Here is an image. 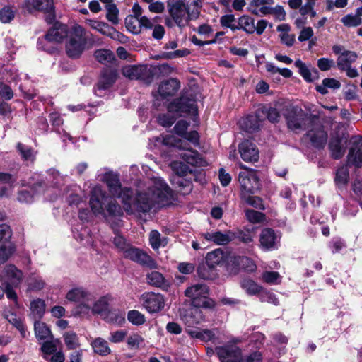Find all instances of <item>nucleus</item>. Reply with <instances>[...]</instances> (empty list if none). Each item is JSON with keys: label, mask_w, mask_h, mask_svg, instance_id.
<instances>
[{"label": "nucleus", "mask_w": 362, "mask_h": 362, "mask_svg": "<svg viewBox=\"0 0 362 362\" xmlns=\"http://www.w3.org/2000/svg\"><path fill=\"white\" fill-rule=\"evenodd\" d=\"M103 181L107 185L110 192L121 199L124 209L128 214L147 213L153 207L166 205L172 197V190L160 177H152L146 189L139 190L135 197L132 196L130 189L122 188L117 174L105 173Z\"/></svg>", "instance_id": "1"}, {"label": "nucleus", "mask_w": 362, "mask_h": 362, "mask_svg": "<svg viewBox=\"0 0 362 362\" xmlns=\"http://www.w3.org/2000/svg\"><path fill=\"white\" fill-rule=\"evenodd\" d=\"M89 204L95 215L105 216V209L110 216H120L123 214L117 202L106 195L101 186L95 185L90 192Z\"/></svg>", "instance_id": "2"}, {"label": "nucleus", "mask_w": 362, "mask_h": 362, "mask_svg": "<svg viewBox=\"0 0 362 362\" xmlns=\"http://www.w3.org/2000/svg\"><path fill=\"white\" fill-rule=\"evenodd\" d=\"M163 143L166 146H175L183 151L180 153V157L187 164L194 167H205L207 161L196 150L187 146L180 139L173 135H168L163 137Z\"/></svg>", "instance_id": "3"}, {"label": "nucleus", "mask_w": 362, "mask_h": 362, "mask_svg": "<svg viewBox=\"0 0 362 362\" xmlns=\"http://www.w3.org/2000/svg\"><path fill=\"white\" fill-rule=\"evenodd\" d=\"M155 19H150L143 15L142 8L138 4H134L132 6V14L126 17L124 23L128 31L134 35H139L145 30H151Z\"/></svg>", "instance_id": "4"}, {"label": "nucleus", "mask_w": 362, "mask_h": 362, "mask_svg": "<svg viewBox=\"0 0 362 362\" xmlns=\"http://www.w3.org/2000/svg\"><path fill=\"white\" fill-rule=\"evenodd\" d=\"M216 351L221 362H261L262 359L261 353L257 351L242 359L241 351L235 346H220Z\"/></svg>", "instance_id": "5"}, {"label": "nucleus", "mask_w": 362, "mask_h": 362, "mask_svg": "<svg viewBox=\"0 0 362 362\" xmlns=\"http://www.w3.org/2000/svg\"><path fill=\"white\" fill-rule=\"evenodd\" d=\"M88 36L81 27H76L66 43V52L69 57L78 58L86 49Z\"/></svg>", "instance_id": "6"}, {"label": "nucleus", "mask_w": 362, "mask_h": 362, "mask_svg": "<svg viewBox=\"0 0 362 362\" xmlns=\"http://www.w3.org/2000/svg\"><path fill=\"white\" fill-rule=\"evenodd\" d=\"M288 127L291 130H298L305 127L307 122H314L318 119L315 115L308 116L301 109L290 107L284 113Z\"/></svg>", "instance_id": "7"}, {"label": "nucleus", "mask_w": 362, "mask_h": 362, "mask_svg": "<svg viewBox=\"0 0 362 362\" xmlns=\"http://www.w3.org/2000/svg\"><path fill=\"white\" fill-rule=\"evenodd\" d=\"M239 167L245 170L240 172L238 180L241 187V196L247 194H254L259 189V182L256 173L252 170H248L242 163H239Z\"/></svg>", "instance_id": "8"}, {"label": "nucleus", "mask_w": 362, "mask_h": 362, "mask_svg": "<svg viewBox=\"0 0 362 362\" xmlns=\"http://www.w3.org/2000/svg\"><path fill=\"white\" fill-rule=\"evenodd\" d=\"M66 298L69 301L78 303L81 313H88L93 304V295L83 288L70 290Z\"/></svg>", "instance_id": "9"}, {"label": "nucleus", "mask_w": 362, "mask_h": 362, "mask_svg": "<svg viewBox=\"0 0 362 362\" xmlns=\"http://www.w3.org/2000/svg\"><path fill=\"white\" fill-rule=\"evenodd\" d=\"M141 300L144 308L149 313H157L165 305V298L159 293L146 292L141 295Z\"/></svg>", "instance_id": "10"}, {"label": "nucleus", "mask_w": 362, "mask_h": 362, "mask_svg": "<svg viewBox=\"0 0 362 362\" xmlns=\"http://www.w3.org/2000/svg\"><path fill=\"white\" fill-rule=\"evenodd\" d=\"M123 257L150 269H156L158 267L157 263L151 257L143 250L132 245L127 250L124 251Z\"/></svg>", "instance_id": "11"}, {"label": "nucleus", "mask_w": 362, "mask_h": 362, "mask_svg": "<svg viewBox=\"0 0 362 362\" xmlns=\"http://www.w3.org/2000/svg\"><path fill=\"white\" fill-rule=\"evenodd\" d=\"M23 6L29 12L40 11L47 13L46 21L51 23L54 20V4L52 0H26Z\"/></svg>", "instance_id": "12"}, {"label": "nucleus", "mask_w": 362, "mask_h": 362, "mask_svg": "<svg viewBox=\"0 0 362 362\" xmlns=\"http://www.w3.org/2000/svg\"><path fill=\"white\" fill-rule=\"evenodd\" d=\"M208 242L213 243L216 245H226L236 238V233L231 230L221 231L218 230L205 232L201 234Z\"/></svg>", "instance_id": "13"}, {"label": "nucleus", "mask_w": 362, "mask_h": 362, "mask_svg": "<svg viewBox=\"0 0 362 362\" xmlns=\"http://www.w3.org/2000/svg\"><path fill=\"white\" fill-rule=\"evenodd\" d=\"M319 119L314 122H310L311 124L308 132L307 136L313 146L316 148H323L327 144V133L325 131L323 127L317 124Z\"/></svg>", "instance_id": "14"}, {"label": "nucleus", "mask_w": 362, "mask_h": 362, "mask_svg": "<svg viewBox=\"0 0 362 362\" xmlns=\"http://www.w3.org/2000/svg\"><path fill=\"white\" fill-rule=\"evenodd\" d=\"M332 51L335 54L339 55L337 60V66L339 70L351 66L358 58L356 52L344 49L341 45H335L332 47Z\"/></svg>", "instance_id": "15"}, {"label": "nucleus", "mask_w": 362, "mask_h": 362, "mask_svg": "<svg viewBox=\"0 0 362 362\" xmlns=\"http://www.w3.org/2000/svg\"><path fill=\"white\" fill-rule=\"evenodd\" d=\"M180 86V82L175 78L163 81L158 88V95L155 96L154 105L160 106L159 100L174 95L179 90Z\"/></svg>", "instance_id": "16"}, {"label": "nucleus", "mask_w": 362, "mask_h": 362, "mask_svg": "<svg viewBox=\"0 0 362 362\" xmlns=\"http://www.w3.org/2000/svg\"><path fill=\"white\" fill-rule=\"evenodd\" d=\"M351 147L348 154V163L360 167L362 164V138L354 136L350 139Z\"/></svg>", "instance_id": "17"}, {"label": "nucleus", "mask_w": 362, "mask_h": 362, "mask_svg": "<svg viewBox=\"0 0 362 362\" xmlns=\"http://www.w3.org/2000/svg\"><path fill=\"white\" fill-rule=\"evenodd\" d=\"M168 110V112L176 113L177 116H181L185 112H194L196 110L195 101L188 98H181L170 103Z\"/></svg>", "instance_id": "18"}, {"label": "nucleus", "mask_w": 362, "mask_h": 362, "mask_svg": "<svg viewBox=\"0 0 362 362\" xmlns=\"http://www.w3.org/2000/svg\"><path fill=\"white\" fill-rule=\"evenodd\" d=\"M169 13L179 27H184L188 23L189 16L184 4L180 2L173 4L169 8Z\"/></svg>", "instance_id": "19"}, {"label": "nucleus", "mask_w": 362, "mask_h": 362, "mask_svg": "<svg viewBox=\"0 0 362 362\" xmlns=\"http://www.w3.org/2000/svg\"><path fill=\"white\" fill-rule=\"evenodd\" d=\"M242 159L245 162L254 163L259 159V150L256 145L249 140H245L238 145Z\"/></svg>", "instance_id": "20"}, {"label": "nucleus", "mask_w": 362, "mask_h": 362, "mask_svg": "<svg viewBox=\"0 0 362 362\" xmlns=\"http://www.w3.org/2000/svg\"><path fill=\"white\" fill-rule=\"evenodd\" d=\"M209 292V287L206 284H197L188 287L185 295L192 300L194 305H199V301L202 298L208 297Z\"/></svg>", "instance_id": "21"}, {"label": "nucleus", "mask_w": 362, "mask_h": 362, "mask_svg": "<svg viewBox=\"0 0 362 362\" xmlns=\"http://www.w3.org/2000/svg\"><path fill=\"white\" fill-rule=\"evenodd\" d=\"M122 74L131 80H145L149 76V69L146 65H128L122 69Z\"/></svg>", "instance_id": "22"}, {"label": "nucleus", "mask_w": 362, "mask_h": 362, "mask_svg": "<svg viewBox=\"0 0 362 362\" xmlns=\"http://www.w3.org/2000/svg\"><path fill=\"white\" fill-rule=\"evenodd\" d=\"M279 238L271 228H264L259 236L260 246L264 250H272L277 247Z\"/></svg>", "instance_id": "23"}, {"label": "nucleus", "mask_w": 362, "mask_h": 362, "mask_svg": "<svg viewBox=\"0 0 362 362\" xmlns=\"http://www.w3.org/2000/svg\"><path fill=\"white\" fill-rule=\"evenodd\" d=\"M67 36V26L63 24L56 23L48 30L45 40L48 42L59 43L62 42V40Z\"/></svg>", "instance_id": "24"}, {"label": "nucleus", "mask_w": 362, "mask_h": 362, "mask_svg": "<svg viewBox=\"0 0 362 362\" xmlns=\"http://www.w3.org/2000/svg\"><path fill=\"white\" fill-rule=\"evenodd\" d=\"M117 77V74L115 70L105 69L97 83V88L95 90V94L100 95L99 91L106 90L110 88L115 82Z\"/></svg>", "instance_id": "25"}, {"label": "nucleus", "mask_w": 362, "mask_h": 362, "mask_svg": "<svg viewBox=\"0 0 362 362\" xmlns=\"http://www.w3.org/2000/svg\"><path fill=\"white\" fill-rule=\"evenodd\" d=\"M226 259L227 255L221 248H217L208 252L206 256V262L211 269L224 264Z\"/></svg>", "instance_id": "26"}, {"label": "nucleus", "mask_w": 362, "mask_h": 362, "mask_svg": "<svg viewBox=\"0 0 362 362\" xmlns=\"http://www.w3.org/2000/svg\"><path fill=\"white\" fill-rule=\"evenodd\" d=\"M182 320L188 328H192L199 325L204 320V315L200 308H192L188 313L182 317Z\"/></svg>", "instance_id": "27"}, {"label": "nucleus", "mask_w": 362, "mask_h": 362, "mask_svg": "<svg viewBox=\"0 0 362 362\" xmlns=\"http://www.w3.org/2000/svg\"><path fill=\"white\" fill-rule=\"evenodd\" d=\"M346 144V140L343 138H332L329 144L332 157L334 159H339L341 158L345 153Z\"/></svg>", "instance_id": "28"}, {"label": "nucleus", "mask_w": 362, "mask_h": 362, "mask_svg": "<svg viewBox=\"0 0 362 362\" xmlns=\"http://www.w3.org/2000/svg\"><path fill=\"white\" fill-rule=\"evenodd\" d=\"M291 30L290 25L287 23H282L276 27V30L279 33L280 42L288 47H292L296 41L295 35L290 33Z\"/></svg>", "instance_id": "29"}, {"label": "nucleus", "mask_w": 362, "mask_h": 362, "mask_svg": "<svg viewBox=\"0 0 362 362\" xmlns=\"http://www.w3.org/2000/svg\"><path fill=\"white\" fill-rule=\"evenodd\" d=\"M262 120L259 117L255 115H250L240 120V127L246 132H253L257 130L261 124Z\"/></svg>", "instance_id": "30"}, {"label": "nucleus", "mask_w": 362, "mask_h": 362, "mask_svg": "<svg viewBox=\"0 0 362 362\" xmlns=\"http://www.w3.org/2000/svg\"><path fill=\"white\" fill-rule=\"evenodd\" d=\"M46 305L43 300L36 298L30 301V316L34 320H40L45 313Z\"/></svg>", "instance_id": "31"}, {"label": "nucleus", "mask_w": 362, "mask_h": 362, "mask_svg": "<svg viewBox=\"0 0 362 362\" xmlns=\"http://www.w3.org/2000/svg\"><path fill=\"white\" fill-rule=\"evenodd\" d=\"M146 282L151 286L163 289L167 288L169 286L168 280L157 271H152L146 274Z\"/></svg>", "instance_id": "32"}, {"label": "nucleus", "mask_w": 362, "mask_h": 362, "mask_svg": "<svg viewBox=\"0 0 362 362\" xmlns=\"http://www.w3.org/2000/svg\"><path fill=\"white\" fill-rule=\"evenodd\" d=\"M4 316L20 332L23 338H25L28 334L27 328L22 319L11 311H4Z\"/></svg>", "instance_id": "33"}, {"label": "nucleus", "mask_w": 362, "mask_h": 362, "mask_svg": "<svg viewBox=\"0 0 362 362\" xmlns=\"http://www.w3.org/2000/svg\"><path fill=\"white\" fill-rule=\"evenodd\" d=\"M2 276L6 277L14 286H18L23 279V273L14 265L9 264L4 267Z\"/></svg>", "instance_id": "34"}, {"label": "nucleus", "mask_w": 362, "mask_h": 362, "mask_svg": "<svg viewBox=\"0 0 362 362\" xmlns=\"http://www.w3.org/2000/svg\"><path fill=\"white\" fill-rule=\"evenodd\" d=\"M86 23L88 24L91 28L96 30L99 33H100L103 35H107V36H112V33H117V32L115 31L112 27H110L108 24L98 21L96 20L93 19H86L85 21Z\"/></svg>", "instance_id": "35"}, {"label": "nucleus", "mask_w": 362, "mask_h": 362, "mask_svg": "<svg viewBox=\"0 0 362 362\" xmlns=\"http://www.w3.org/2000/svg\"><path fill=\"white\" fill-rule=\"evenodd\" d=\"M34 331L35 337L38 340H48L52 338L49 328L45 322L40 320L35 321Z\"/></svg>", "instance_id": "36"}, {"label": "nucleus", "mask_w": 362, "mask_h": 362, "mask_svg": "<svg viewBox=\"0 0 362 362\" xmlns=\"http://www.w3.org/2000/svg\"><path fill=\"white\" fill-rule=\"evenodd\" d=\"M45 183L43 182H39L35 185H34L31 190L33 191V193L28 190H21L18 196V199L21 202H25L29 203L31 202L33 199L34 192H41L43 191V186Z\"/></svg>", "instance_id": "37"}, {"label": "nucleus", "mask_w": 362, "mask_h": 362, "mask_svg": "<svg viewBox=\"0 0 362 362\" xmlns=\"http://www.w3.org/2000/svg\"><path fill=\"white\" fill-rule=\"evenodd\" d=\"M92 348L95 353L100 356H107L111 353L108 343L103 338L98 337L91 342Z\"/></svg>", "instance_id": "38"}, {"label": "nucleus", "mask_w": 362, "mask_h": 362, "mask_svg": "<svg viewBox=\"0 0 362 362\" xmlns=\"http://www.w3.org/2000/svg\"><path fill=\"white\" fill-rule=\"evenodd\" d=\"M240 286L250 296L259 295L263 288L262 286L250 279H243L240 283Z\"/></svg>", "instance_id": "39"}, {"label": "nucleus", "mask_w": 362, "mask_h": 362, "mask_svg": "<svg viewBox=\"0 0 362 362\" xmlns=\"http://www.w3.org/2000/svg\"><path fill=\"white\" fill-rule=\"evenodd\" d=\"M13 179L8 173H0V197L7 195L11 189Z\"/></svg>", "instance_id": "40"}, {"label": "nucleus", "mask_w": 362, "mask_h": 362, "mask_svg": "<svg viewBox=\"0 0 362 362\" xmlns=\"http://www.w3.org/2000/svg\"><path fill=\"white\" fill-rule=\"evenodd\" d=\"M186 332L191 337L199 339L204 341H211L215 337L214 332L209 329H187Z\"/></svg>", "instance_id": "41"}, {"label": "nucleus", "mask_w": 362, "mask_h": 362, "mask_svg": "<svg viewBox=\"0 0 362 362\" xmlns=\"http://www.w3.org/2000/svg\"><path fill=\"white\" fill-rule=\"evenodd\" d=\"M27 281L28 288L31 291H40L46 284L44 279L35 273L30 274Z\"/></svg>", "instance_id": "42"}, {"label": "nucleus", "mask_w": 362, "mask_h": 362, "mask_svg": "<svg viewBox=\"0 0 362 362\" xmlns=\"http://www.w3.org/2000/svg\"><path fill=\"white\" fill-rule=\"evenodd\" d=\"M83 192L81 187L78 185H74L71 189L68 191V202L70 205H78L83 198Z\"/></svg>", "instance_id": "43"}, {"label": "nucleus", "mask_w": 362, "mask_h": 362, "mask_svg": "<svg viewBox=\"0 0 362 362\" xmlns=\"http://www.w3.org/2000/svg\"><path fill=\"white\" fill-rule=\"evenodd\" d=\"M94 57L98 62L105 64L112 63L115 59L114 53L109 49H98L95 52Z\"/></svg>", "instance_id": "44"}, {"label": "nucleus", "mask_w": 362, "mask_h": 362, "mask_svg": "<svg viewBox=\"0 0 362 362\" xmlns=\"http://www.w3.org/2000/svg\"><path fill=\"white\" fill-rule=\"evenodd\" d=\"M238 28H242L247 33H253L255 30V20L248 16H243L238 19Z\"/></svg>", "instance_id": "45"}, {"label": "nucleus", "mask_w": 362, "mask_h": 362, "mask_svg": "<svg viewBox=\"0 0 362 362\" xmlns=\"http://www.w3.org/2000/svg\"><path fill=\"white\" fill-rule=\"evenodd\" d=\"M149 242L153 249H158L160 247H164L167 245V239L165 238H160V234L157 230H152L149 235Z\"/></svg>", "instance_id": "46"}, {"label": "nucleus", "mask_w": 362, "mask_h": 362, "mask_svg": "<svg viewBox=\"0 0 362 362\" xmlns=\"http://www.w3.org/2000/svg\"><path fill=\"white\" fill-rule=\"evenodd\" d=\"M349 173L346 165L338 168L336 173L335 182L338 186L345 185L349 180Z\"/></svg>", "instance_id": "47"}, {"label": "nucleus", "mask_w": 362, "mask_h": 362, "mask_svg": "<svg viewBox=\"0 0 362 362\" xmlns=\"http://www.w3.org/2000/svg\"><path fill=\"white\" fill-rule=\"evenodd\" d=\"M107 10L106 18L113 25H117L119 23L118 14L119 10L115 4H108L105 6Z\"/></svg>", "instance_id": "48"}, {"label": "nucleus", "mask_w": 362, "mask_h": 362, "mask_svg": "<svg viewBox=\"0 0 362 362\" xmlns=\"http://www.w3.org/2000/svg\"><path fill=\"white\" fill-rule=\"evenodd\" d=\"M127 320L134 325H141L146 322L144 315L136 310L129 311Z\"/></svg>", "instance_id": "49"}, {"label": "nucleus", "mask_w": 362, "mask_h": 362, "mask_svg": "<svg viewBox=\"0 0 362 362\" xmlns=\"http://www.w3.org/2000/svg\"><path fill=\"white\" fill-rule=\"evenodd\" d=\"M341 22L346 27H357L362 24V18L355 14H347L341 18Z\"/></svg>", "instance_id": "50"}, {"label": "nucleus", "mask_w": 362, "mask_h": 362, "mask_svg": "<svg viewBox=\"0 0 362 362\" xmlns=\"http://www.w3.org/2000/svg\"><path fill=\"white\" fill-rule=\"evenodd\" d=\"M263 281L269 284H279L281 281V275L276 272L266 271L262 274Z\"/></svg>", "instance_id": "51"}, {"label": "nucleus", "mask_w": 362, "mask_h": 362, "mask_svg": "<svg viewBox=\"0 0 362 362\" xmlns=\"http://www.w3.org/2000/svg\"><path fill=\"white\" fill-rule=\"evenodd\" d=\"M190 54L187 49H177L172 52H163L161 53V58L165 59H173L186 57Z\"/></svg>", "instance_id": "52"}, {"label": "nucleus", "mask_w": 362, "mask_h": 362, "mask_svg": "<svg viewBox=\"0 0 362 362\" xmlns=\"http://www.w3.org/2000/svg\"><path fill=\"white\" fill-rule=\"evenodd\" d=\"M64 341L69 349H76L79 346L77 335L73 332H67L64 335Z\"/></svg>", "instance_id": "53"}, {"label": "nucleus", "mask_w": 362, "mask_h": 362, "mask_svg": "<svg viewBox=\"0 0 362 362\" xmlns=\"http://www.w3.org/2000/svg\"><path fill=\"white\" fill-rule=\"evenodd\" d=\"M107 308V300L105 297H102L96 301H94V298L93 297V304L90 309L93 313L99 314L105 311Z\"/></svg>", "instance_id": "54"}, {"label": "nucleus", "mask_w": 362, "mask_h": 362, "mask_svg": "<svg viewBox=\"0 0 362 362\" xmlns=\"http://www.w3.org/2000/svg\"><path fill=\"white\" fill-rule=\"evenodd\" d=\"M245 216L247 220L253 223H261L265 220L264 214L252 209L246 210Z\"/></svg>", "instance_id": "55"}, {"label": "nucleus", "mask_w": 362, "mask_h": 362, "mask_svg": "<svg viewBox=\"0 0 362 362\" xmlns=\"http://www.w3.org/2000/svg\"><path fill=\"white\" fill-rule=\"evenodd\" d=\"M252 194L242 195V198L250 205L258 209H264V205L261 198L252 196Z\"/></svg>", "instance_id": "56"}, {"label": "nucleus", "mask_w": 362, "mask_h": 362, "mask_svg": "<svg viewBox=\"0 0 362 362\" xmlns=\"http://www.w3.org/2000/svg\"><path fill=\"white\" fill-rule=\"evenodd\" d=\"M295 66L298 69L300 74L303 77L305 80L308 81H311V73L304 62H303L300 59H297L295 62Z\"/></svg>", "instance_id": "57"}, {"label": "nucleus", "mask_w": 362, "mask_h": 362, "mask_svg": "<svg viewBox=\"0 0 362 362\" xmlns=\"http://www.w3.org/2000/svg\"><path fill=\"white\" fill-rule=\"evenodd\" d=\"M114 244L118 250L122 253V255H124V251L131 247V245L127 243L124 237L120 235H116L114 238Z\"/></svg>", "instance_id": "58"}, {"label": "nucleus", "mask_w": 362, "mask_h": 362, "mask_svg": "<svg viewBox=\"0 0 362 362\" xmlns=\"http://www.w3.org/2000/svg\"><path fill=\"white\" fill-rule=\"evenodd\" d=\"M259 298L262 302H268L269 303H272L274 305L279 304V300L276 297V296L266 290L262 288V291L259 294Z\"/></svg>", "instance_id": "59"}, {"label": "nucleus", "mask_w": 362, "mask_h": 362, "mask_svg": "<svg viewBox=\"0 0 362 362\" xmlns=\"http://www.w3.org/2000/svg\"><path fill=\"white\" fill-rule=\"evenodd\" d=\"M236 233V238L243 243L248 244L253 241V235L249 230H238Z\"/></svg>", "instance_id": "60"}, {"label": "nucleus", "mask_w": 362, "mask_h": 362, "mask_svg": "<svg viewBox=\"0 0 362 362\" xmlns=\"http://www.w3.org/2000/svg\"><path fill=\"white\" fill-rule=\"evenodd\" d=\"M14 16V11L9 7H4L0 10V21L4 23L11 22Z\"/></svg>", "instance_id": "61"}, {"label": "nucleus", "mask_w": 362, "mask_h": 362, "mask_svg": "<svg viewBox=\"0 0 362 362\" xmlns=\"http://www.w3.org/2000/svg\"><path fill=\"white\" fill-rule=\"evenodd\" d=\"M235 16L233 14H228L223 16L221 19L220 22L222 26L227 27L231 28L233 30H235L238 29V26L235 25L234 24L235 22Z\"/></svg>", "instance_id": "62"}, {"label": "nucleus", "mask_w": 362, "mask_h": 362, "mask_svg": "<svg viewBox=\"0 0 362 362\" xmlns=\"http://www.w3.org/2000/svg\"><path fill=\"white\" fill-rule=\"evenodd\" d=\"M172 112H169L168 114L159 115L158 120V123L165 127H170L175 121L176 117L171 115Z\"/></svg>", "instance_id": "63"}, {"label": "nucleus", "mask_w": 362, "mask_h": 362, "mask_svg": "<svg viewBox=\"0 0 362 362\" xmlns=\"http://www.w3.org/2000/svg\"><path fill=\"white\" fill-rule=\"evenodd\" d=\"M171 168L173 170L180 176L185 175L189 170V168L186 165L179 161L172 162Z\"/></svg>", "instance_id": "64"}]
</instances>
